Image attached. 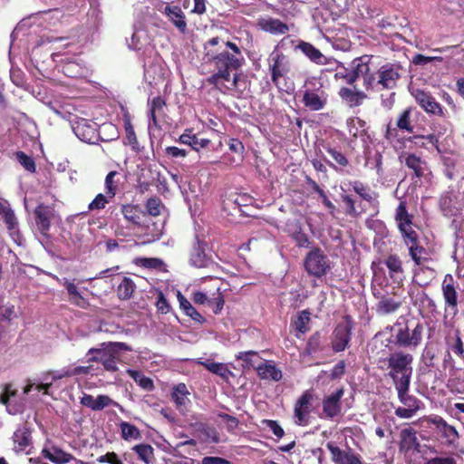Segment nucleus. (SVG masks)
<instances>
[{
	"mask_svg": "<svg viewBox=\"0 0 464 464\" xmlns=\"http://www.w3.org/2000/svg\"><path fill=\"white\" fill-rule=\"evenodd\" d=\"M220 43L218 37H213L205 45L207 55L211 57L214 63L215 72L208 78V82L215 85L219 91L242 93L246 88V81L237 71L241 67L244 57L237 44L231 42H222L218 53L213 54L208 46H216Z\"/></svg>",
	"mask_w": 464,
	"mask_h": 464,
	"instance_id": "nucleus-1",
	"label": "nucleus"
},
{
	"mask_svg": "<svg viewBox=\"0 0 464 464\" xmlns=\"http://www.w3.org/2000/svg\"><path fill=\"white\" fill-rule=\"evenodd\" d=\"M385 266L389 270V276L394 283L400 284L403 278L402 263L400 257L396 255H390L384 261Z\"/></svg>",
	"mask_w": 464,
	"mask_h": 464,
	"instance_id": "nucleus-26",
	"label": "nucleus"
},
{
	"mask_svg": "<svg viewBox=\"0 0 464 464\" xmlns=\"http://www.w3.org/2000/svg\"><path fill=\"white\" fill-rule=\"evenodd\" d=\"M401 159H403L405 165L413 170L416 177H423L428 172L427 163L420 157L411 153H405L401 156Z\"/></svg>",
	"mask_w": 464,
	"mask_h": 464,
	"instance_id": "nucleus-22",
	"label": "nucleus"
},
{
	"mask_svg": "<svg viewBox=\"0 0 464 464\" xmlns=\"http://www.w3.org/2000/svg\"><path fill=\"white\" fill-rule=\"evenodd\" d=\"M257 374L261 379L279 381L282 378V372L279 370L275 363L271 362H266L256 367Z\"/></svg>",
	"mask_w": 464,
	"mask_h": 464,
	"instance_id": "nucleus-32",
	"label": "nucleus"
},
{
	"mask_svg": "<svg viewBox=\"0 0 464 464\" xmlns=\"http://www.w3.org/2000/svg\"><path fill=\"white\" fill-rule=\"evenodd\" d=\"M101 353V356H92L89 357L88 362H102L104 369L109 372H116L119 370L118 367V359L114 353H112L110 349L109 352H98Z\"/></svg>",
	"mask_w": 464,
	"mask_h": 464,
	"instance_id": "nucleus-30",
	"label": "nucleus"
},
{
	"mask_svg": "<svg viewBox=\"0 0 464 464\" xmlns=\"http://www.w3.org/2000/svg\"><path fill=\"white\" fill-rule=\"evenodd\" d=\"M322 87L321 82L316 79L306 82V90L303 96V102L305 107L312 111H320L324 107L328 95Z\"/></svg>",
	"mask_w": 464,
	"mask_h": 464,
	"instance_id": "nucleus-6",
	"label": "nucleus"
},
{
	"mask_svg": "<svg viewBox=\"0 0 464 464\" xmlns=\"http://www.w3.org/2000/svg\"><path fill=\"white\" fill-rule=\"evenodd\" d=\"M417 442L416 432L412 429H404L401 431V448L406 450L413 449Z\"/></svg>",
	"mask_w": 464,
	"mask_h": 464,
	"instance_id": "nucleus-40",
	"label": "nucleus"
},
{
	"mask_svg": "<svg viewBox=\"0 0 464 464\" xmlns=\"http://www.w3.org/2000/svg\"><path fill=\"white\" fill-rule=\"evenodd\" d=\"M224 303L223 297L218 294L217 297L209 299L208 306L217 314L223 309Z\"/></svg>",
	"mask_w": 464,
	"mask_h": 464,
	"instance_id": "nucleus-58",
	"label": "nucleus"
},
{
	"mask_svg": "<svg viewBox=\"0 0 464 464\" xmlns=\"http://www.w3.org/2000/svg\"><path fill=\"white\" fill-rule=\"evenodd\" d=\"M112 198H108V195L105 194H98L95 198L89 204L88 206V208L90 210H100V209H103L105 207H106V204L109 203V201Z\"/></svg>",
	"mask_w": 464,
	"mask_h": 464,
	"instance_id": "nucleus-51",
	"label": "nucleus"
},
{
	"mask_svg": "<svg viewBox=\"0 0 464 464\" xmlns=\"http://www.w3.org/2000/svg\"><path fill=\"white\" fill-rule=\"evenodd\" d=\"M164 105L165 102L160 97H156L151 101L149 110V119L152 120L154 124H156V113L162 110Z\"/></svg>",
	"mask_w": 464,
	"mask_h": 464,
	"instance_id": "nucleus-52",
	"label": "nucleus"
},
{
	"mask_svg": "<svg viewBox=\"0 0 464 464\" xmlns=\"http://www.w3.org/2000/svg\"><path fill=\"white\" fill-rule=\"evenodd\" d=\"M135 284L129 277H124L117 288V295L121 300H127L132 296Z\"/></svg>",
	"mask_w": 464,
	"mask_h": 464,
	"instance_id": "nucleus-37",
	"label": "nucleus"
},
{
	"mask_svg": "<svg viewBox=\"0 0 464 464\" xmlns=\"http://www.w3.org/2000/svg\"><path fill=\"white\" fill-rule=\"evenodd\" d=\"M121 438L124 440H136L140 439L141 434L140 430L133 424L122 421L120 424Z\"/></svg>",
	"mask_w": 464,
	"mask_h": 464,
	"instance_id": "nucleus-36",
	"label": "nucleus"
},
{
	"mask_svg": "<svg viewBox=\"0 0 464 464\" xmlns=\"http://www.w3.org/2000/svg\"><path fill=\"white\" fill-rule=\"evenodd\" d=\"M443 438L446 439L448 444H454L459 438V434L457 430L446 423L440 430H439Z\"/></svg>",
	"mask_w": 464,
	"mask_h": 464,
	"instance_id": "nucleus-49",
	"label": "nucleus"
},
{
	"mask_svg": "<svg viewBox=\"0 0 464 464\" xmlns=\"http://www.w3.org/2000/svg\"><path fill=\"white\" fill-rule=\"evenodd\" d=\"M411 93L415 99L416 102L429 114L446 117L445 111L441 105L436 102L429 92L420 89H411Z\"/></svg>",
	"mask_w": 464,
	"mask_h": 464,
	"instance_id": "nucleus-11",
	"label": "nucleus"
},
{
	"mask_svg": "<svg viewBox=\"0 0 464 464\" xmlns=\"http://www.w3.org/2000/svg\"><path fill=\"white\" fill-rule=\"evenodd\" d=\"M326 448L334 464H362L361 456L350 448L343 450L332 441L326 443Z\"/></svg>",
	"mask_w": 464,
	"mask_h": 464,
	"instance_id": "nucleus-12",
	"label": "nucleus"
},
{
	"mask_svg": "<svg viewBox=\"0 0 464 464\" xmlns=\"http://www.w3.org/2000/svg\"><path fill=\"white\" fill-rule=\"evenodd\" d=\"M313 394L305 392L297 400L295 405V422L298 425H307L312 408Z\"/></svg>",
	"mask_w": 464,
	"mask_h": 464,
	"instance_id": "nucleus-14",
	"label": "nucleus"
},
{
	"mask_svg": "<svg viewBox=\"0 0 464 464\" xmlns=\"http://www.w3.org/2000/svg\"><path fill=\"white\" fill-rule=\"evenodd\" d=\"M344 394L343 388H339L323 400V412L326 418L334 419L341 415V399Z\"/></svg>",
	"mask_w": 464,
	"mask_h": 464,
	"instance_id": "nucleus-13",
	"label": "nucleus"
},
{
	"mask_svg": "<svg viewBox=\"0 0 464 464\" xmlns=\"http://www.w3.org/2000/svg\"><path fill=\"white\" fill-rule=\"evenodd\" d=\"M413 357L410 353L395 352L386 359H380L379 368L389 370L388 376L392 380L395 389L398 387L410 386L412 375Z\"/></svg>",
	"mask_w": 464,
	"mask_h": 464,
	"instance_id": "nucleus-3",
	"label": "nucleus"
},
{
	"mask_svg": "<svg viewBox=\"0 0 464 464\" xmlns=\"http://www.w3.org/2000/svg\"><path fill=\"white\" fill-rule=\"evenodd\" d=\"M353 74L350 75L347 82L353 83L357 79H362L366 90H383L395 87L400 78V66L387 63L379 66L372 56L363 55L353 62Z\"/></svg>",
	"mask_w": 464,
	"mask_h": 464,
	"instance_id": "nucleus-2",
	"label": "nucleus"
},
{
	"mask_svg": "<svg viewBox=\"0 0 464 464\" xmlns=\"http://www.w3.org/2000/svg\"><path fill=\"white\" fill-rule=\"evenodd\" d=\"M199 464H231V462L220 457H204Z\"/></svg>",
	"mask_w": 464,
	"mask_h": 464,
	"instance_id": "nucleus-64",
	"label": "nucleus"
},
{
	"mask_svg": "<svg viewBox=\"0 0 464 464\" xmlns=\"http://www.w3.org/2000/svg\"><path fill=\"white\" fill-rule=\"evenodd\" d=\"M124 218L133 225L140 224L141 210L139 207L133 205H124L121 208Z\"/></svg>",
	"mask_w": 464,
	"mask_h": 464,
	"instance_id": "nucleus-38",
	"label": "nucleus"
},
{
	"mask_svg": "<svg viewBox=\"0 0 464 464\" xmlns=\"http://www.w3.org/2000/svg\"><path fill=\"white\" fill-rule=\"evenodd\" d=\"M411 108H408L401 112L396 122V126L399 130L407 131L409 133L413 132V126L411 122Z\"/></svg>",
	"mask_w": 464,
	"mask_h": 464,
	"instance_id": "nucleus-44",
	"label": "nucleus"
},
{
	"mask_svg": "<svg viewBox=\"0 0 464 464\" xmlns=\"http://www.w3.org/2000/svg\"><path fill=\"white\" fill-rule=\"evenodd\" d=\"M194 362L204 366L210 372L220 376L224 380H228L232 375V372L224 363L214 362L210 360H203L202 358L195 359Z\"/></svg>",
	"mask_w": 464,
	"mask_h": 464,
	"instance_id": "nucleus-28",
	"label": "nucleus"
},
{
	"mask_svg": "<svg viewBox=\"0 0 464 464\" xmlns=\"http://www.w3.org/2000/svg\"><path fill=\"white\" fill-rule=\"evenodd\" d=\"M118 406V403L111 400L108 395L101 394L95 398V411H102L108 406Z\"/></svg>",
	"mask_w": 464,
	"mask_h": 464,
	"instance_id": "nucleus-54",
	"label": "nucleus"
},
{
	"mask_svg": "<svg viewBox=\"0 0 464 464\" xmlns=\"http://www.w3.org/2000/svg\"><path fill=\"white\" fill-rule=\"evenodd\" d=\"M127 374L143 390L151 392L154 390L153 381L145 376L141 372L132 369L126 371Z\"/></svg>",
	"mask_w": 464,
	"mask_h": 464,
	"instance_id": "nucleus-35",
	"label": "nucleus"
},
{
	"mask_svg": "<svg viewBox=\"0 0 464 464\" xmlns=\"http://www.w3.org/2000/svg\"><path fill=\"white\" fill-rule=\"evenodd\" d=\"M15 451H25L31 444V431L26 426L19 427L13 436Z\"/></svg>",
	"mask_w": 464,
	"mask_h": 464,
	"instance_id": "nucleus-31",
	"label": "nucleus"
},
{
	"mask_svg": "<svg viewBox=\"0 0 464 464\" xmlns=\"http://www.w3.org/2000/svg\"><path fill=\"white\" fill-rule=\"evenodd\" d=\"M124 129L126 133L124 143L130 146L133 151L140 152L141 148L137 140L133 126L129 120L124 121Z\"/></svg>",
	"mask_w": 464,
	"mask_h": 464,
	"instance_id": "nucleus-39",
	"label": "nucleus"
},
{
	"mask_svg": "<svg viewBox=\"0 0 464 464\" xmlns=\"http://www.w3.org/2000/svg\"><path fill=\"white\" fill-rule=\"evenodd\" d=\"M2 216H3L5 223L7 225V227L9 229L14 228V227L16 225V218H15L14 211L10 208H8L2 214Z\"/></svg>",
	"mask_w": 464,
	"mask_h": 464,
	"instance_id": "nucleus-61",
	"label": "nucleus"
},
{
	"mask_svg": "<svg viewBox=\"0 0 464 464\" xmlns=\"http://www.w3.org/2000/svg\"><path fill=\"white\" fill-rule=\"evenodd\" d=\"M139 458L145 463L149 464L153 459V448L149 444H139L132 449Z\"/></svg>",
	"mask_w": 464,
	"mask_h": 464,
	"instance_id": "nucleus-45",
	"label": "nucleus"
},
{
	"mask_svg": "<svg viewBox=\"0 0 464 464\" xmlns=\"http://www.w3.org/2000/svg\"><path fill=\"white\" fill-rule=\"evenodd\" d=\"M143 266L147 268H153L158 270H163L165 267L164 262L160 258L150 257L141 260Z\"/></svg>",
	"mask_w": 464,
	"mask_h": 464,
	"instance_id": "nucleus-56",
	"label": "nucleus"
},
{
	"mask_svg": "<svg viewBox=\"0 0 464 464\" xmlns=\"http://www.w3.org/2000/svg\"><path fill=\"white\" fill-rule=\"evenodd\" d=\"M264 423L266 425L267 428L273 432V434L277 437L278 439H281L285 431L282 429V427L278 424L277 421L272 420H264Z\"/></svg>",
	"mask_w": 464,
	"mask_h": 464,
	"instance_id": "nucleus-57",
	"label": "nucleus"
},
{
	"mask_svg": "<svg viewBox=\"0 0 464 464\" xmlns=\"http://www.w3.org/2000/svg\"><path fill=\"white\" fill-rule=\"evenodd\" d=\"M410 386L396 388L398 398L404 407H398L395 415L401 419L412 418L420 408V401L409 394Z\"/></svg>",
	"mask_w": 464,
	"mask_h": 464,
	"instance_id": "nucleus-8",
	"label": "nucleus"
},
{
	"mask_svg": "<svg viewBox=\"0 0 464 464\" xmlns=\"http://www.w3.org/2000/svg\"><path fill=\"white\" fill-rule=\"evenodd\" d=\"M72 130L79 140L87 143L94 142L96 138V130L93 124H91L85 119H80L72 124Z\"/></svg>",
	"mask_w": 464,
	"mask_h": 464,
	"instance_id": "nucleus-19",
	"label": "nucleus"
},
{
	"mask_svg": "<svg viewBox=\"0 0 464 464\" xmlns=\"http://www.w3.org/2000/svg\"><path fill=\"white\" fill-rule=\"evenodd\" d=\"M353 327L350 316H345L335 327L332 335V348L335 353L344 351L350 341Z\"/></svg>",
	"mask_w": 464,
	"mask_h": 464,
	"instance_id": "nucleus-9",
	"label": "nucleus"
},
{
	"mask_svg": "<svg viewBox=\"0 0 464 464\" xmlns=\"http://www.w3.org/2000/svg\"><path fill=\"white\" fill-rule=\"evenodd\" d=\"M423 330L420 323L415 324L412 328L410 324L401 326L395 334V343L400 347L415 349L421 343Z\"/></svg>",
	"mask_w": 464,
	"mask_h": 464,
	"instance_id": "nucleus-7",
	"label": "nucleus"
},
{
	"mask_svg": "<svg viewBox=\"0 0 464 464\" xmlns=\"http://www.w3.org/2000/svg\"><path fill=\"white\" fill-rule=\"evenodd\" d=\"M406 245L409 246V252L411 258L414 260V262L417 265L420 264V254L423 251V248L421 246H419L417 245V238L414 239V241L410 242L409 238H403Z\"/></svg>",
	"mask_w": 464,
	"mask_h": 464,
	"instance_id": "nucleus-50",
	"label": "nucleus"
},
{
	"mask_svg": "<svg viewBox=\"0 0 464 464\" xmlns=\"http://www.w3.org/2000/svg\"><path fill=\"white\" fill-rule=\"evenodd\" d=\"M189 392L185 383L175 385L171 392V399L173 400L177 410L185 415L190 406Z\"/></svg>",
	"mask_w": 464,
	"mask_h": 464,
	"instance_id": "nucleus-18",
	"label": "nucleus"
},
{
	"mask_svg": "<svg viewBox=\"0 0 464 464\" xmlns=\"http://www.w3.org/2000/svg\"><path fill=\"white\" fill-rule=\"evenodd\" d=\"M339 95L343 102H344L350 107H356L361 105L362 102L367 98V95L363 92L348 87L341 88L339 91Z\"/></svg>",
	"mask_w": 464,
	"mask_h": 464,
	"instance_id": "nucleus-24",
	"label": "nucleus"
},
{
	"mask_svg": "<svg viewBox=\"0 0 464 464\" xmlns=\"http://www.w3.org/2000/svg\"><path fill=\"white\" fill-rule=\"evenodd\" d=\"M326 151L332 157V159L341 167H346L348 165V160L341 151L330 147L326 149Z\"/></svg>",
	"mask_w": 464,
	"mask_h": 464,
	"instance_id": "nucleus-55",
	"label": "nucleus"
},
{
	"mask_svg": "<svg viewBox=\"0 0 464 464\" xmlns=\"http://www.w3.org/2000/svg\"><path fill=\"white\" fill-rule=\"evenodd\" d=\"M309 321V313L304 311L299 315L298 319L295 322V328L301 332L305 333L307 331L306 324Z\"/></svg>",
	"mask_w": 464,
	"mask_h": 464,
	"instance_id": "nucleus-60",
	"label": "nucleus"
},
{
	"mask_svg": "<svg viewBox=\"0 0 464 464\" xmlns=\"http://www.w3.org/2000/svg\"><path fill=\"white\" fill-rule=\"evenodd\" d=\"M401 306V303L392 298H382L379 302V308L383 314L395 312Z\"/></svg>",
	"mask_w": 464,
	"mask_h": 464,
	"instance_id": "nucleus-48",
	"label": "nucleus"
},
{
	"mask_svg": "<svg viewBox=\"0 0 464 464\" xmlns=\"http://www.w3.org/2000/svg\"><path fill=\"white\" fill-rule=\"evenodd\" d=\"M166 154L172 158H185L188 155L186 150L179 149L175 146H169L166 148Z\"/></svg>",
	"mask_w": 464,
	"mask_h": 464,
	"instance_id": "nucleus-63",
	"label": "nucleus"
},
{
	"mask_svg": "<svg viewBox=\"0 0 464 464\" xmlns=\"http://www.w3.org/2000/svg\"><path fill=\"white\" fill-rule=\"evenodd\" d=\"M205 243L200 241L198 237L196 238V243L194 244L191 253L189 262L195 267H204L208 264V258L205 252Z\"/></svg>",
	"mask_w": 464,
	"mask_h": 464,
	"instance_id": "nucleus-27",
	"label": "nucleus"
},
{
	"mask_svg": "<svg viewBox=\"0 0 464 464\" xmlns=\"http://www.w3.org/2000/svg\"><path fill=\"white\" fill-rule=\"evenodd\" d=\"M353 190L364 200H366L367 202L371 203L372 205L373 206H377L378 205V201H377V195L375 192H373L372 190H371L370 188H368L367 186L363 185L362 182L360 181H354L353 184Z\"/></svg>",
	"mask_w": 464,
	"mask_h": 464,
	"instance_id": "nucleus-34",
	"label": "nucleus"
},
{
	"mask_svg": "<svg viewBox=\"0 0 464 464\" xmlns=\"http://www.w3.org/2000/svg\"><path fill=\"white\" fill-rule=\"evenodd\" d=\"M237 361H242L244 369L256 367V361L258 359V353L255 351L240 352L236 354Z\"/></svg>",
	"mask_w": 464,
	"mask_h": 464,
	"instance_id": "nucleus-42",
	"label": "nucleus"
},
{
	"mask_svg": "<svg viewBox=\"0 0 464 464\" xmlns=\"http://www.w3.org/2000/svg\"><path fill=\"white\" fill-rule=\"evenodd\" d=\"M395 220L403 238H409L410 242L414 241L417 233L412 227V216L408 213L404 201H401L396 208Z\"/></svg>",
	"mask_w": 464,
	"mask_h": 464,
	"instance_id": "nucleus-10",
	"label": "nucleus"
},
{
	"mask_svg": "<svg viewBox=\"0 0 464 464\" xmlns=\"http://www.w3.org/2000/svg\"><path fill=\"white\" fill-rule=\"evenodd\" d=\"M257 26L266 33L281 35L288 32L289 27L286 24L279 19L273 17H263L257 21Z\"/></svg>",
	"mask_w": 464,
	"mask_h": 464,
	"instance_id": "nucleus-20",
	"label": "nucleus"
},
{
	"mask_svg": "<svg viewBox=\"0 0 464 464\" xmlns=\"http://www.w3.org/2000/svg\"><path fill=\"white\" fill-rule=\"evenodd\" d=\"M118 175L116 171H110L105 178V192L108 195V198H114L117 191V182L115 181V177Z\"/></svg>",
	"mask_w": 464,
	"mask_h": 464,
	"instance_id": "nucleus-46",
	"label": "nucleus"
},
{
	"mask_svg": "<svg viewBox=\"0 0 464 464\" xmlns=\"http://www.w3.org/2000/svg\"><path fill=\"white\" fill-rule=\"evenodd\" d=\"M164 206L159 198H150L147 200L146 209L147 212L151 216H159Z\"/></svg>",
	"mask_w": 464,
	"mask_h": 464,
	"instance_id": "nucleus-47",
	"label": "nucleus"
},
{
	"mask_svg": "<svg viewBox=\"0 0 464 464\" xmlns=\"http://www.w3.org/2000/svg\"><path fill=\"white\" fill-rule=\"evenodd\" d=\"M296 49L300 50L310 61L317 64L326 63L327 58L313 44L301 41Z\"/></svg>",
	"mask_w": 464,
	"mask_h": 464,
	"instance_id": "nucleus-29",
	"label": "nucleus"
},
{
	"mask_svg": "<svg viewBox=\"0 0 464 464\" xmlns=\"http://www.w3.org/2000/svg\"><path fill=\"white\" fill-rule=\"evenodd\" d=\"M161 12L180 32L184 33L186 31L185 14L179 6L166 5Z\"/></svg>",
	"mask_w": 464,
	"mask_h": 464,
	"instance_id": "nucleus-21",
	"label": "nucleus"
},
{
	"mask_svg": "<svg viewBox=\"0 0 464 464\" xmlns=\"http://www.w3.org/2000/svg\"><path fill=\"white\" fill-rule=\"evenodd\" d=\"M442 294L447 309H449L452 314H456L458 313V293L454 285L453 276L450 274L445 276L442 282Z\"/></svg>",
	"mask_w": 464,
	"mask_h": 464,
	"instance_id": "nucleus-16",
	"label": "nucleus"
},
{
	"mask_svg": "<svg viewBox=\"0 0 464 464\" xmlns=\"http://www.w3.org/2000/svg\"><path fill=\"white\" fill-rule=\"evenodd\" d=\"M102 346H107L109 347V349L116 353L118 351L120 350H123V351H132V348L131 346H130L129 344L125 343H121V342H111V343H102Z\"/></svg>",
	"mask_w": 464,
	"mask_h": 464,
	"instance_id": "nucleus-59",
	"label": "nucleus"
},
{
	"mask_svg": "<svg viewBox=\"0 0 464 464\" xmlns=\"http://www.w3.org/2000/svg\"><path fill=\"white\" fill-rule=\"evenodd\" d=\"M55 278L62 283L64 287L66 288L68 295H69V300L72 304L84 307L86 301L81 295L80 291L78 290V287L74 284L73 281H70L66 278L59 279L57 276Z\"/></svg>",
	"mask_w": 464,
	"mask_h": 464,
	"instance_id": "nucleus-33",
	"label": "nucleus"
},
{
	"mask_svg": "<svg viewBox=\"0 0 464 464\" xmlns=\"http://www.w3.org/2000/svg\"><path fill=\"white\" fill-rule=\"evenodd\" d=\"M36 225L43 235H46L51 226L53 209L47 206L39 205L35 210Z\"/></svg>",
	"mask_w": 464,
	"mask_h": 464,
	"instance_id": "nucleus-23",
	"label": "nucleus"
},
{
	"mask_svg": "<svg viewBox=\"0 0 464 464\" xmlns=\"http://www.w3.org/2000/svg\"><path fill=\"white\" fill-rule=\"evenodd\" d=\"M41 454L44 458L54 464H67L74 459V457L71 453L64 451L52 443L45 444Z\"/></svg>",
	"mask_w": 464,
	"mask_h": 464,
	"instance_id": "nucleus-17",
	"label": "nucleus"
},
{
	"mask_svg": "<svg viewBox=\"0 0 464 464\" xmlns=\"http://www.w3.org/2000/svg\"><path fill=\"white\" fill-rule=\"evenodd\" d=\"M304 269L310 276L320 278L330 271L331 261L322 249L314 247L305 256Z\"/></svg>",
	"mask_w": 464,
	"mask_h": 464,
	"instance_id": "nucleus-5",
	"label": "nucleus"
},
{
	"mask_svg": "<svg viewBox=\"0 0 464 464\" xmlns=\"http://www.w3.org/2000/svg\"><path fill=\"white\" fill-rule=\"evenodd\" d=\"M0 403L5 405L7 412L12 415L22 412L24 408V400L18 397L17 392L11 385H6L1 393Z\"/></svg>",
	"mask_w": 464,
	"mask_h": 464,
	"instance_id": "nucleus-15",
	"label": "nucleus"
},
{
	"mask_svg": "<svg viewBox=\"0 0 464 464\" xmlns=\"http://www.w3.org/2000/svg\"><path fill=\"white\" fill-rule=\"evenodd\" d=\"M63 72L70 78H79L85 75L86 70L76 62H69L63 66Z\"/></svg>",
	"mask_w": 464,
	"mask_h": 464,
	"instance_id": "nucleus-43",
	"label": "nucleus"
},
{
	"mask_svg": "<svg viewBox=\"0 0 464 464\" xmlns=\"http://www.w3.org/2000/svg\"><path fill=\"white\" fill-rule=\"evenodd\" d=\"M178 300L179 302L180 308L184 311V313L191 317L194 321L200 322L203 317L202 315L193 307V305L181 295L180 292L178 293Z\"/></svg>",
	"mask_w": 464,
	"mask_h": 464,
	"instance_id": "nucleus-41",
	"label": "nucleus"
},
{
	"mask_svg": "<svg viewBox=\"0 0 464 464\" xmlns=\"http://www.w3.org/2000/svg\"><path fill=\"white\" fill-rule=\"evenodd\" d=\"M16 158L19 163L28 171L34 172L35 164L34 160L27 156L24 152L19 151L16 153Z\"/></svg>",
	"mask_w": 464,
	"mask_h": 464,
	"instance_id": "nucleus-53",
	"label": "nucleus"
},
{
	"mask_svg": "<svg viewBox=\"0 0 464 464\" xmlns=\"http://www.w3.org/2000/svg\"><path fill=\"white\" fill-rule=\"evenodd\" d=\"M0 316L5 320H12L16 317L14 305H4L0 307Z\"/></svg>",
	"mask_w": 464,
	"mask_h": 464,
	"instance_id": "nucleus-62",
	"label": "nucleus"
},
{
	"mask_svg": "<svg viewBox=\"0 0 464 464\" xmlns=\"http://www.w3.org/2000/svg\"><path fill=\"white\" fill-rule=\"evenodd\" d=\"M269 67L272 80L279 91L287 93L294 91V84L285 79L286 74L290 71L289 60L277 47L275 48L269 56Z\"/></svg>",
	"mask_w": 464,
	"mask_h": 464,
	"instance_id": "nucleus-4",
	"label": "nucleus"
},
{
	"mask_svg": "<svg viewBox=\"0 0 464 464\" xmlns=\"http://www.w3.org/2000/svg\"><path fill=\"white\" fill-rule=\"evenodd\" d=\"M179 141L182 144L188 145L197 152L201 149L207 148L210 143L208 139H199L191 130H186L179 138Z\"/></svg>",
	"mask_w": 464,
	"mask_h": 464,
	"instance_id": "nucleus-25",
	"label": "nucleus"
}]
</instances>
